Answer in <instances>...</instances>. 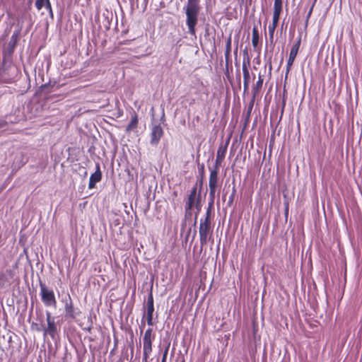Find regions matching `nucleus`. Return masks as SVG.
Here are the masks:
<instances>
[{
  "label": "nucleus",
  "mask_w": 362,
  "mask_h": 362,
  "mask_svg": "<svg viewBox=\"0 0 362 362\" xmlns=\"http://www.w3.org/2000/svg\"><path fill=\"white\" fill-rule=\"evenodd\" d=\"M199 0H187L185 7L186 14V24L188 28V33L192 35H195V27L198 23V16L201 9Z\"/></svg>",
  "instance_id": "f257e3e1"
},
{
  "label": "nucleus",
  "mask_w": 362,
  "mask_h": 362,
  "mask_svg": "<svg viewBox=\"0 0 362 362\" xmlns=\"http://www.w3.org/2000/svg\"><path fill=\"white\" fill-rule=\"evenodd\" d=\"M197 209L195 218H197L198 214L201 211V193L197 192V186L194 185L190 190L189 194L187 195L185 200V218L191 217L192 210L193 208Z\"/></svg>",
  "instance_id": "f03ea898"
},
{
  "label": "nucleus",
  "mask_w": 362,
  "mask_h": 362,
  "mask_svg": "<svg viewBox=\"0 0 362 362\" xmlns=\"http://www.w3.org/2000/svg\"><path fill=\"white\" fill-rule=\"evenodd\" d=\"M199 234L202 247L206 245L209 241L214 243L212 223L200 221Z\"/></svg>",
  "instance_id": "7ed1b4c3"
},
{
  "label": "nucleus",
  "mask_w": 362,
  "mask_h": 362,
  "mask_svg": "<svg viewBox=\"0 0 362 362\" xmlns=\"http://www.w3.org/2000/svg\"><path fill=\"white\" fill-rule=\"evenodd\" d=\"M155 339V334L152 328H148L143 337V358L142 362H148V358L152 353V344Z\"/></svg>",
  "instance_id": "20e7f679"
},
{
  "label": "nucleus",
  "mask_w": 362,
  "mask_h": 362,
  "mask_svg": "<svg viewBox=\"0 0 362 362\" xmlns=\"http://www.w3.org/2000/svg\"><path fill=\"white\" fill-rule=\"evenodd\" d=\"M283 9L282 0H274L272 23L269 25V35L271 42H273L274 31L277 27L281 13Z\"/></svg>",
  "instance_id": "39448f33"
},
{
  "label": "nucleus",
  "mask_w": 362,
  "mask_h": 362,
  "mask_svg": "<svg viewBox=\"0 0 362 362\" xmlns=\"http://www.w3.org/2000/svg\"><path fill=\"white\" fill-rule=\"evenodd\" d=\"M40 288L41 300L44 305L47 307H56L57 300L53 290L48 288L45 284L42 281H40Z\"/></svg>",
  "instance_id": "423d86ee"
},
{
  "label": "nucleus",
  "mask_w": 362,
  "mask_h": 362,
  "mask_svg": "<svg viewBox=\"0 0 362 362\" xmlns=\"http://www.w3.org/2000/svg\"><path fill=\"white\" fill-rule=\"evenodd\" d=\"M65 317L67 320H75L76 316L80 315L81 311L74 307V303L70 295L64 302Z\"/></svg>",
  "instance_id": "0eeeda50"
},
{
  "label": "nucleus",
  "mask_w": 362,
  "mask_h": 362,
  "mask_svg": "<svg viewBox=\"0 0 362 362\" xmlns=\"http://www.w3.org/2000/svg\"><path fill=\"white\" fill-rule=\"evenodd\" d=\"M218 169L214 168L210 170L209 187V198L215 199V194L218 187Z\"/></svg>",
  "instance_id": "6e6552de"
},
{
  "label": "nucleus",
  "mask_w": 362,
  "mask_h": 362,
  "mask_svg": "<svg viewBox=\"0 0 362 362\" xmlns=\"http://www.w3.org/2000/svg\"><path fill=\"white\" fill-rule=\"evenodd\" d=\"M145 314L146 315L147 324L149 326L153 325V315L154 313V301L152 291L148 293L147 301L145 305Z\"/></svg>",
  "instance_id": "1a4fd4ad"
},
{
  "label": "nucleus",
  "mask_w": 362,
  "mask_h": 362,
  "mask_svg": "<svg viewBox=\"0 0 362 362\" xmlns=\"http://www.w3.org/2000/svg\"><path fill=\"white\" fill-rule=\"evenodd\" d=\"M46 320L47 322V327H43L44 335L49 334L52 339H54L57 334V325L54 322V320L52 317L49 312L46 313Z\"/></svg>",
  "instance_id": "9d476101"
},
{
  "label": "nucleus",
  "mask_w": 362,
  "mask_h": 362,
  "mask_svg": "<svg viewBox=\"0 0 362 362\" xmlns=\"http://www.w3.org/2000/svg\"><path fill=\"white\" fill-rule=\"evenodd\" d=\"M163 135V130L160 124H153L151 132V144L157 145Z\"/></svg>",
  "instance_id": "9b49d317"
},
{
  "label": "nucleus",
  "mask_w": 362,
  "mask_h": 362,
  "mask_svg": "<svg viewBox=\"0 0 362 362\" xmlns=\"http://www.w3.org/2000/svg\"><path fill=\"white\" fill-rule=\"evenodd\" d=\"M102 179V172L100 170V166L98 163L95 164V171L93 174H91L89 183L88 188L93 189L95 187L96 183L99 182Z\"/></svg>",
  "instance_id": "f8f14e48"
},
{
  "label": "nucleus",
  "mask_w": 362,
  "mask_h": 362,
  "mask_svg": "<svg viewBox=\"0 0 362 362\" xmlns=\"http://www.w3.org/2000/svg\"><path fill=\"white\" fill-rule=\"evenodd\" d=\"M227 148L228 144H221L219 146L217 153H216V162H215V166L214 168L219 169V167L221 165L226 152H227Z\"/></svg>",
  "instance_id": "ddd939ff"
},
{
  "label": "nucleus",
  "mask_w": 362,
  "mask_h": 362,
  "mask_svg": "<svg viewBox=\"0 0 362 362\" xmlns=\"http://www.w3.org/2000/svg\"><path fill=\"white\" fill-rule=\"evenodd\" d=\"M250 65V62H247V64H246L245 62L244 61L243 63V87H244V91H246L249 88V84L250 81V72L248 69V66Z\"/></svg>",
  "instance_id": "4468645a"
},
{
  "label": "nucleus",
  "mask_w": 362,
  "mask_h": 362,
  "mask_svg": "<svg viewBox=\"0 0 362 362\" xmlns=\"http://www.w3.org/2000/svg\"><path fill=\"white\" fill-rule=\"evenodd\" d=\"M138 115L135 112H134V114L132 115L130 122L126 127V132L129 133L132 131L136 129L138 127Z\"/></svg>",
  "instance_id": "2eb2a0df"
},
{
  "label": "nucleus",
  "mask_w": 362,
  "mask_h": 362,
  "mask_svg": "<svg viewBox=\"0 0 362 362\" xmlns=\"http://www.w3.org/2000/svg\"><path fill=\"white\" fill-rule=\"evenodd\" d=\"M214 199H211V202L209 203V206L206 209L205 216L204 218L200 219L201 221L212 223V208L214 205Z\"/></svg>",
  "instance_id": "dca6fc26"
},
{
  "label": "nucleus",
  "mask_w": 362,
  "mask_h": 362,
  "mask_svg": "<svg viewBox=\"0 0 362 362\" xmlns=\"http://www.w3.org/2000/svg\"><path fill=\"white\" fill-rule=\"evenodd\" d=\"M263 82L264 79L262 76L259 74L258 80L252 87V93L254 98H255L259 93L263 85Z\"/></svg>",
  "instance_id": "f3484780"
},
{
  "label": "nucleus",
  "mask_w": 362,
  "mask_h": 362,
  "mask_svg": "<svg viewBox=\"0 0 362 362\" xmlns=\"http://www.w3.org/2000/svg\"><path fill=\"white\" fill-rule=\"evenodd\" d=\"M259 40V34L258 28L257 25H254L252 28V44L254 48H256L258 45Z\"/></svg>",
  "instance_id": "a211bd4d"
},
{
  "label": "nucleus",
  "mask_w": 362,
  "mask_h": 362,
  "mask_svg": "<svg viewBox=\"0 0 362 362\" xmlns=\"http://www.w3.org/2000/svg\"><path fill=\"white\" fill-rule=\"evenodd\" d=\"M300 44H301V35H300L298 37V39L296 41L295 44L292 46L289 54L296 57L298 54Z\"/></svg>",
  "instance_id": "6ab92c4d"
},
{
  "label": "nucleus",
  "mask_w": 362,
  "mask_h": 362,
  "mask_svg": "<svg viewBox=\"0 0 362 362\" xmlns=\"http://www.w3.org/2000/svg\"><path fill=\"white\" fill-rule=\"evenodd\" d=\"M231 43H232V38L231 35L228 36L226 40V52H225V56L226 57H228L231 52Z\"/></svg>",
  "instance_id": "aec40b11"
},
{
  "label": "nucleus",
  "mask_w": 362,
  "mask_h": 362,
  "mask_svg": "<svg viewBox=\"0 0 362 362\" xmlns=\"http://www.w3.org/2000/svg\"><path fill=\"white\" fill-rule=\"evenodd\" d=\"M296 57H295V56L289 54L288 59L287 61V64H286V74H288L290 71L291 66L293 65Z\"/></svg>",
  "instance_id": "412c9836"
},
{
  "label": "nucleus",
  "mask_w": 362,
  "mask_h": 362,
  "mask_svg": "<svg viewBox=\"0 0 362 362\" xmlns=\"http://www.w3.org/2000/svg\"><path fill=\"white\" fill-rule=\"evenodd\" d=\"M33 329H35L37 332H43V327L45 325L43 324L38 325L37 323H33L31 325Z\"/></svg>",
  "instance_id": "4be33fe9"
},
{
  "label": "nucleus",
  "mask_w": 362,
  "mask_h": 362,
  "mask_svg": "<svg viewBox=\"0 0 362 362\" xmlns=\"http://www.w3.org/2000/svg\"><path fill=\"white\" fill-rule=\"evenodd\" d=\"M235 192H236L235 188V187H233V190H232V193L230 195L229 199H228V204L229 206H231L232 204L233 203L234 197H235Z\"/></svg>",
  "instance_id": "5701e85b"
},
{
  "label": "nucleus",
  "mask_w": 362,
  "mask_h": 362,
  "mask_svg": "<svg viewBox=\"0 0 362 362\" xmlns=\"http://www.w3.org/2000/svg\"><path fill=\"white\" fill-rule=\"evenodd\" d=\"M44 6L49 11L50 15L52 16L53 15L52 8V5H51L49 0L47 1V3L45 4V5Z\"/></svg>",
  "instance_id": "b1692460"
},
{
  "label": "nucleus",
  "mask_w": 362,
  "mask_h": 362,
  "mask_svg": "<svg viewBox=\"0 0 362 362\" xmlns=\"http://www.w3.org/2000/svg\"><path fill=\"white\" fill-rule=\"evenodd\" d=\"M8 281V280L6 278V276L4 274H1L0 275V287H3L4 286V282Z\"/></svg>",
  "instance_id": "393cba45"
},
{
  "label": "nucleus",
  "mask_w": 362,
  "mask_h": 362,
  "mask_svg": "<svg viewBox=\"0 0 362 362\" xmlns=\"http://www.w3.org/2000/svg\"><path fill=\"white\" fill-rule=\"evenodd\" d=\"M315 6V2L313 3V4L312 5L311 8H310V11L308 13V15H307V17H306V22H305V25H307L308 23V21H309V18L312 14V12H313V7Z\"/></svg>",
  "instance_id": "a878e982"
},
{
  "label": "nucleus",
  "mask_w": 362,
  "mask_h": 362,
  "mask_svg": "<svg viewBox=\"0 0 362 362\" xmlns=\"http://www.w3.org/2000/svg\"><path fill=\"white\" fill-rule=\"evenodd\" d=\"M168 352V347H167L165 349V350L164 351V353H163V358H162V361L166 362Z\"/></svg>",
  "instance_id": "bb28decb"
},
{
  "label": "nucleus",
  "mask_w": 362,
  "mask_h": 362,
  "mask_svg": "<svg viewBox=\"0 0 362 362\" xmlns=\"http://www.w3.org/2000/svg\"><path fill=\"white\" fill-rule=\"evenodd\" d=\"M6 273L10 276V278H13V273L12 270L7 269L6 271Z\"/></svg>",
  "instance_id": "cd10ccee"
},
{
  "label": "nucleus",
  "mask_w": 362,
  "mask_h": 362,
  "mask_svg": "<svg viewBox=\"0 0 362 362\" xmlns=\"http://www.w3.org/2000/svg\"><path fill=\"white\" fill-rule=\"evenodd\" d=\"M286 105V98L284 96L283 101H282V107H281V112L283 113L284 107Z\"/></svg>",
  "instance_id": "c85d7f7f"
},
{
  "label": "nucleus",
  "mask_w": 362,
  "mask_h": 362,
  "mask_svg": "<svg viewBox=\"0 0 362 362\" xmlns=\"http://www.w3.org/2000/svg\"><path fill=\"white\" fill-rule=\"evenodd\" d=\"M288 202H286L285 203V214H286V215L288 214Z\"/></svg>",
  "instance_id": "c756f323"
},
{
  "label": "nucleus",
  "mask_w": 362,
  "mask_h": 362,
  "mask_svg": "<svg viewBox=\"0 0 362 362\" xmlns=\"http://www.w3.org/2000/svg\"><path fill=\"white\" fill-rule=\"evenodd\" d=\"M160 119H161L163 122H164V121L165 120V117L164 110H163L162 116H161Z\"/></svg>",
  "instance_id": "7c9ffc66"
},
{
  "label": "nucleus",
  "mask_w": 362,
  "mask_h": 362,
  "mask_svg": "<svg viewBox=\"0 0 362 362\" xmlns=\"http://www.w3.org/2000/svg\"><path fill=\"white\" fill-rule=\"evenodd\" d=\"M191 230H192V229H191V228H189V230H188V231H187V236H186V238H185L186 241H187V239H188V237H189V234H190V233H191Z\"/></svg>",
  "instance_id": "2f4dec72"
},
{
  "label": "nucleus",
  "mask_w": 362,
  "mask_h": 362,
  "mask_svg": "<svg viewBox=\"0 0 362 362\" xmlns=\"http://www.w3.org/2000/svg\"><path fill=\"white\" fill-rule=\"evenodd\" d=\"M195 102H196L195 99H194V98H192V99L191 100L190 103H189V105H193V104H194V103H195Z\"/></svg>",
  "instance_id": "473e14b6"
},
{
  "label": "nucleus",
  "mask_w": 362,
  "mask_h": 362,
  "mask_svg": "<svg viewBox=\"0 0 362 362\" xmlns=\"http://www.w3.org/2000/svg\"><path fill=\"white\" fill-rule=\"evenodd\" d=\"M196 234H197V231L194 230V233H193V235H192V240L194 239V238L196 236Z\"/></svg>",
  "instance_id": "72a5a7b5"
},
{
  "label": "nucleus",
  "mask_w": 362,
  "mask_h": 362,
  "mask_svg": "<svg viewBox=\"0 0 362 362\" xmlns=\"http://www.w3.org/2000/svg\"><path fill=\"white\" fill-rule=\"evenodd\" d=\"M141 326H142V328L144 327V326H145L144 322H141ZM142 332H143V329H141V333H142Z\"/></svg>",
  "instance_id": "f704fd0d"
},
{
  "label": "nucleus",
  "mask_w": 362,
  "mask_h": 362,
  "mask_svg": "<svg viewBox=\"0 0 362 362\" xmlns=\"http://www.w3.org/2000/svg\"><path fill=\"white\" fill-rule=\"evenodd\" d=\"M202 172H204V165L202 166Z\"/></svg>",
  "instance_id": "c9c22d12"
},
{
  "label": "nucleus",
  "mask_w": 362,
  "mask_h": 362,
  "mask_svg": "<svg viewBox=\"0 0 362 362\" xmlns=\"http://www.w3.org/2000/svg\"><path fill=\"white\" fill-rule=\"evenodd\" d=\"M161 362H164V361H161Z\"/></svg>",
  "instance_id": "e433bc0d"
}]
</instances>
